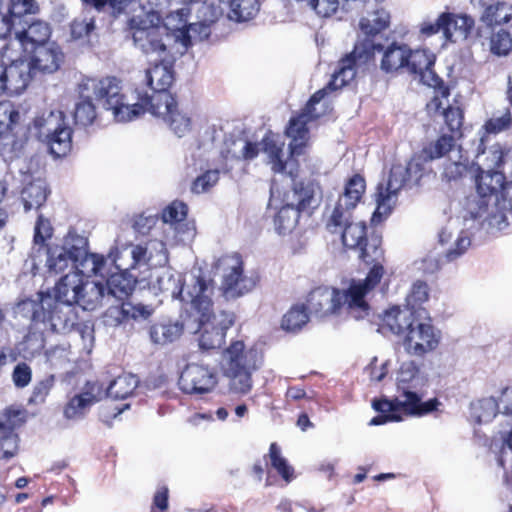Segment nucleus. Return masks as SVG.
<instances>
[{
  "label": "nucleus",
  "instance_id": "55",
  "mask_svg": "<svg viewBox=\"0 0 512 512\" xmlns=\"http://www.w3.org/2000/svg\"><path fill=\"white\" fill-rule=\"evenodd\" d=\"M95 30V19L75 18L70 23V35L73 40L86 41Z\"/></svg>",
  "mask_w": 512,
  "mask_h": 512
},
{
  "label": "nucleus",
  "instance_id": "11",
  "mask_svg": "<svg viewBox=\"0 0 512 512\" xmlns=\"http://www.w3.org/2000/svg\"><path fill=\"white\" fill-rule=\"evenodd\" d=\"M14 38L11 36L0 37V53L2 57L12 59L17 54H24L35 50L36 47L50 42L52 33L49 23L43 20L27 21L13 29Z\"/></svg>",
  "mask_w": 512,
  "mask_h": 512
},
{
  "label": "nucleus",
  "instance_id": "34",
  "mask_svg": "<svg viewBox=\"0 0 512 512\" xmlns=\"http://www.w3.org/2000/svg\"><path fill=\"white\" fill-rule=\"evenodd\" d=\"M136 284L137 279L129 272L114 273L106 281L107 293L118 300H125L132 294Z\"/></svg>",
  "mask_w": 512,
  "mask_h": 512
},
{
  "label": "nucleus",
  "instance_id": "18",
  "mask_svg": "<svg viewBox=\"0 0 512 512\" xmlns=\"http://www.w3.org/2000/svg\"><path fill=\"white\" fill-rule=\"evenodd\" d=\"M365 191L366 180L363 175L355 173L349 177L345 182L343 192L330 212V224L339 226L342 220L349 217L361 202Z\"/></svg>",
  "mask_w": 512,
  "mask_h": 512
},
{
  "label": "nucleus",
  "instance_id": "44",
  "mask_svg": "<svg viewBox=\"0 0 512 512\" xmlns=\"http://www.w3.org/2000/svg\"><path fill=\"white\" fill-rule=\"evenodd\" d=\"M441 14H448L451 18L448 25V33H444L446 40L451 41L456 34L466 39L472 33L475 21L471 16L451 12H442Z\"/></svg>",
  "mask_w": 512,
  "mask_h": 512
},
{
  "label": "nucleus",
  "instance_id": "62",
  "mask_svg": "<svg viewBox=\"0 0 512 512\" xmlns=\"http://www.w3.org/2000/svg\"><path fill=\"white\" fill-rule=\"evenodd\" d=\"M288 157L287 159H282L281 164L283 165L282 170H277V168H274L272 171L275 174H283L291 178L293 182L298 181V177L300 175V163L298 158L302 154H291V150H288Z\"/></svg>",
  "mask_w": 512,
  "mask_h": 512
},
{
  "label": "nucleus",
  "instance_id": "21",
  "mask_svg": "<svg viewBox=\"0 0 512 512\" xmlns=\"http://www.w3.org/2000/svg\"><path fill=\"white\" fill-rule=\"evenodd\" d=\"M190 9L183 7L168 13L163 19L164 28L170 32L176 42L181 43L186 49L192 45L190 30L203 33L204 37H208L210 33L209 26L205 23H188Z\"/></svg>",
  "mask_w": 512,
  "mask_h": 512
},
{
  "label": "nucleus",
  "instance_id": "40",
  "mask_svg": "<svg viewBox=\"0 0 512 512\" xmlns=\"http://www.w3.org/2000/svg\"><path fill=\"white\" fill-rule=\"evenodd\" d=\"M226 370L244 369L254 367L248 359V352L242 340H235L224 350Z\"/></svg>",
  "mask_w": 512,
  "mask_h": 512
},
{
  "label": "nucleus",
  "instance_id": "8",
  "mask_svg": "<svg viewBox=\"0 0 512 512\" xmlns=\"http://www.w3.org/2000/svg\"><path fill=\"white\" fill-rule=\"evenodd\" d=\"M72 271L62 276L54 287L55 299L49 295L39 294L37 300L45 301V306H50L54 315H59L64 321V327H77L79 325L78 315L74 305L79 299L80 292L83 290L84 271Z\"/></svg>",
  "mask_w": 512,
  "mask_h": 512
},
{
  "label": "nucleus",
  "instance_id": "45",
  "mask_svg": "<svg viewBox=\"0 0 512 512\" xmlns=\"http://www.w3.org/2000/svg\"><path fill=\"white\" fill-rule=\"evenodd\" d=\"M264 460L266 462L269 460L271 468L286 482L293 479L294 469L289 465L287 459L282 456L281 448L276 442L270 444L268 454L264 455Z\"/></svg>",
  "mask_w": 512,
  "mask_h": 512
},
{
  "label": "nucleus",
  "instance_id": "39",
  "mask_svg": "<svg viewBox=\"0 0 512 512\" xmlns=\"http://www.w3.org/2000/svg\"><path fill=\"white\" fill-rule=\"evenodd\" d=\"M136 376L122 373L112 380L106 388V396L115 400H123L131 396L138 386Z\"/></svg>",
  "mask_w": 512,
  "mask_h": 512
},
{
  "label": "nucleus",
  "instance_id": "37",
  "mask_svg": "<svg viewBox=\"0 0 512 512\" xmlns=\"http://www.w3.org/2000/svg\"><path fill=\"white\" fill-rule=\"evenodd\" d=\"M390 25V14L384 9L375 10L369 17L362 18L359 26L361 31L366 35V40H370L382 31L386 30Z\"/></svg>",
  "mask_w": 512,
  "mask_h": 512
},
{
  "label": "nucleus",
  "instance_id": "10",
  "mask_svg": "<svg viewBox=\"0 0 512 512\" xmlns=\"http://www.w3.org/2000/svg\"><path fill=\"white\" fill-rule=\"evenodd\" d=\"M384 273L383 265H375L370 268L365 279H352L347 289L340 290L336 288V304L334 307L339 310L345 307L348 314L356 320L367 317L370 305L366 296L381 282Z\"/></svg>",
  "mask_w": 512,
  "mask_h": 512
},
{
  "label": "nucleus",
  "instance_id": "42",
  "mask_svg": "<svg viewBox=\"0 0 512 512\" xmlns=\"http://www.w3.org/2000/svg\"><path fill=\"white\" fill-rule=\"evenodd\" d=\"M230 7L229 18L238 22L254 18L259 11L257 0H219Z\"/></svg>",
  "mask_w": 512,
  "mask_h": 512
},
{
  "label": "nucleus",
  "instance_id": "38",
  "mask_svg": "<svg viewBox=\"0 0 512 512\" xmlns=\"http://www.w3.org/2000/svg\"><path fill=\"white\" fill-rule=\"evenodd\" d=\"M105 290L106 288L101 282H83V290L75 305L80 306L83 310L94 311L101 306Z\"/></svg>",
  "mask_w": 512,
  "mask_h": 512
},
{
  "label": "nucleus",
  "instance_id": "63",
  "mask_svg": "<svg viewBox=\"0 0 512 512\" xmlns=\"http://www.w3.org/2000/svg\"><path fill=\"white\" fill-rule=\"evenodd\" d=\"M218 180V170H207L193 181L191 190L197 194L204 193L213 187Z\"/></svg>",
  "mask_w": 512,
  "mask_h": 512
},
{
  "label": "nucleus",
  "instance_id": "25",
  "mask_svg": "<svg viewBox=\"0 0 512 512\" xmlns=\"http://www.w3.org/2000/svg\"><path fill=\"white\" fill-rule=\"evenodd\" d=\"M415 321L416 317L413 311L393 306L384 311L378 331L384 335L393 334L403 339Z\"/></svg>",
  "mask_w": 512,
  "mask_h": 512
},
{
  "label": "nucleus",
  "instance_id": "35",
  "mask_svg": "<svg viewBox=\"0 0 512 512\" xmlns=\"http://www.w3.org/2000/svg\"><path fill=\"white\" fill-rule=\"evenodd\" d=\"M476 37L479 40H488V47L492 54L505 56L512 49V38L508 31L500 29L498 32H488V30L479 27L476 31Z\"/></svg>",
  "mask_w": 512,
  "mask_h": 512
},
{
  "label": "nucleus",
  "instance_id": "28",
  "mask_svg": "<svg viewBox=\"0 0 512 512\" xmlns=\"http://www.w3.org/2000/svg\"><path fill=\"white\" fill-rule=\"evenodd\" d=\"M311 121L302 118V116H292L285 129V135L291 139L288 144V150L291 154H305L309 146L310 131L308 124Z\"/></svg>",
  "mask_w": 512,
  "mask_h": 512
},
{
  "label": "nucleus",
  "instance_id": "9",
  "mask_svg": "<svg viewBox=\"0 0 512 512\" xmlns=\"http://www.w3.org/2000/svg\"><path fill=\"white\" fill-rule=\"evenodd\" d=\"M408 63L406 72L419 76L424 84L433 88L434 96L426 104L425 109L429 115H435L442 108V99H447L451 92L444 80L434 71L435 56L427 49L408 48Z\"/></svg>",
  "mask_w": 512,
  "mask_h": 512
},
{
  "label": "nucleus",
  "instance_id": "53",
  "mask_svg": "<svg viewBox=\"0 0 512 512\" xmlns=\"http://www.w3.org/2000/svg\"><path fill=\"white\" fill-rule=\"evenodd\" d=\"M20 120V113L9 101H0V136L11 132Z\"/></svg>",
  "mask_w": 512,
  "mask_h": 512
},
{
  "label": "nucleus",
  "instance_id": "22",
  "mask_svg": "<svg viewBox=\"0 0 512 512\" xmlns=\"http://www.w3.org/2000/svg\"><path fill=\"white\" fill-rule=\"evenodd\" d=\"M217 374L207 365L189 363L179 377V386L188 394L210 392L217 384Z\"/></svg>",
  "mask_w": 512,
  "mask_h": 512
},
{
  "label": "nucleus",
  "instance_id": "6",
  "mask_svg": "<svg viewBox=\"0 0 512 512\" xmlns=\"http://www.w3.org/2000/svg\"><path fill=\"white\" fill-rule=\"evenodd\" d=\"M440 404L437 398L423 402L417 392L404 389L398 397L393 399H388L386 396L373 399L372 407L378 415L370 420L369 425L379 426L388 422H399L403 420V416H424L436 411Z\"/></svg>",
  "mask_w": 512,
  "mask_h": 512
},
{
  "label": "nucleus",
  "instance_id": "4",
  "mask_svg": "<svg viewBox=\"0 0 512 512\" xmlns=\"http://www.w3.org/2000/svg\"><path fill=\"white\" fill-rule=\"evenodd\" d=\"M81 92L86 97H93L102 103L106 110H111L116 120L127 122L144 115L143 105L139 100L133 104L124 102L121 80L115 76L88 77L80 81Z\"/></svg>",
  "mask_w": 512,
  "mask_h": 512
},
{
  "label": "nucleus",
  "instance_id": "33",
  "mask_svg": "<svg viewBox=\"0 0 512 512\" xmlns=\"http://www.w3.org/2000/svg\"><path fill=\"white\" fill-rule=\"evenodd\" d=\"M356 251L358 252L359 259L366 265H382L381 261L384 259V250L382 248L381 235L373 231L365 238Z\"/></svg>",
  "mask_w": 512,
  "mask_h": 512
},
{
  "label": "nucleus",
  "instance_id": "36",
  "mask_svg": "<svg viewBox=\"0 0 512 512\" xmlns=\"http://www.w3.org/2000/svg\"><path fill=\"white\" fill-rule=\"evenodd\" d=\"M302 215L304 214L301 211L285 201V204L281 206L274 216L273 222L276 232L280 235L291 233L297 227Z\"/></svg>",
  "mask_w": 512,
  "mask_h": 512
},
{
  "label": "nucleus",
  "instance_id": "12",
  "mask_svg": "<svg viewBox=\"0 0 512 512\" xmlns=\"http://www.w3.org/2000/svg\"><path fill=\"white\" fill-rule=\"evenodd\" d=\"M444 128L449 133H442L436 140L425 144L419 151L431 162L446 157L456 146V141L463 135L464 111L461 107L448 105L441 108Z\"/></svg>",
  "mask_w": 512,
  "mask_h": 512
},
{
  "label": "nucleus",
  "instance_id": "47",
  "mask_svg": "<svg viewBox=\"0 0 512 512\" xmlns=\"http://www.w3.org/2000/svg\"><path fill=\"white\" fill-rule=\"evenodd\" d=\"M471 416L478 424L490 422L500 412L497 399L487 397L479 399L471 404Z\"/></svg>",
  "mask_w": 512,
  "mask_h": 512
},
{
  "label": "nucleus",
  "instance_id": "26",
  "mask_svg": "<svg viewBox=\"0 0 512 512\" xmlns=\"http://www.w3.org/2000/svg\"><path fill=\"white\" fill-rule=\"evenodd\" d=\"M38 11L39 6L35 0H10L8 13L0 16V37L11 36L14 28L27 24V15Z\"/></svg>",
  "mask_w": 512,
  "mask_h": 512
},
{
  "label": "nucleus",
  "instance_id": "50",
  "mask_svg": "<svg viewBox=\"0 0 512 512\" xmlns=\"http://www.w3.org/2000/svg\"><path fill=\"white\" fill-rule=\"evenodd\" d=\"M181 335V328L177 324L155 323L149 328L151 341L157 345L174 342Z\"/></svg>",
  "mask_w": 512,
  "mask_h": 512
},
{
  "label": "nucleus",
  "instance_id": "7",
  "mask_svg": "<svg viewBox=\"0 0 512 512\" xmlns=\"http://www.w3.org/2000/svg\"><path fill=\"white\" fill-rule=\"evenodd\" d=\"M75 241L76 243L72 244L69 249L63 246L48 247L47 266L49 271L58 274L71 264L76 270L82 268L94 275L101 274L106 264L104 256L89 253L86 238L76 236Z\"/></svg>",
  "mask_w": 512,
  "mask_h": 512
},
{
  "label": "nucleus",
  "instance_id": "59",
  "mask_svg": "<svg viewBox=\"0 0 512 512\" xmlns=\"http://www.w3.org/2000/svg\"><path fill=\"white\" fill-rule=\"evenodd\" d=\"M328 94V90L323 87L322 89L317 90L313 93L305 106L301 109V111L297 114L298 116H302V118L307 119L309 121L317 120L320 117V114L317 113L315 106L322 99H324Z\"/></svg>",
  "mask_w": 512,
  "mask_h": 512
},
{
  "label": "nucleus",
  "instance_id": "60",
  "mask_svg": "<svg viewBox=\"0 0 512 512\" xmlns=\"http://www.w3.org/2000/svg\"><path fill=\"white\" fill-rule=\"evenodd\" d=\"M429 286L425 281L416 280L407 296V302L413 308L421 306L429 299Z\"/></svg>",
  "mask_w": 512,
  "mask_h": 512
},
{
  "label": "nucleus",
  "instance_id": "19",
  "mask_svg": "<svg viewBox=\"0 0 512 512\" xmlns=\"http://www.w3.org/2000/svg\"><path fill=\"white\" fill-rule=\"evenodd\" d=\"M440 343V332L428 322L415 321L402 339L404 350L409 355L424 357L437 349Z\"/></svg>",
  "mask_w": 512,
  "mask_h": 512
},
{
  "label": "nucleus",
  "instance_id": "15",
  "mask_svg": "<svg viewBox=\"0 0 512 512\" xmlns=\"http://www.w3.org/2000/svg\"><path fill=\"white\" fill-rule=\"evenodd\" d=\"M382 44L372 43L370 40L355 45L353 51L339 61L338 69L325 88L332 93L349 84L356 76L357 64H367L374 59L375 51H381Z\"/></svg>",
  "mask_w": 512,
  "mask_h": 512
},
{
  "label": "nucleus",
  "instance_id": "30",
  "mask_svg": "<svg viewBox=\"0 0 512 512\" xmlns=\"http://www.w3.org/2000/svg\"><path fill=\"white\" fill-rule=\"evenodd\" d=\"M309 309L322 315L336 314L339 309L336 304V288L316 287L310 291L307 297Z\"/></svg>",
  "mask_w": 512,
  "mask_h": 512
},
{
  "label": "nucleus",
  "instance_id": "16",
  "mask_svg": "<svg viewBox=\"0 0 512 512\" xmlns=\"http://www.w3.org/2000/svg\"><path fill=\"white\" fill-rule=\"evenodd\" d=\"M149 101L150 108L147 112L162 118L175 135L184 137L192 131V117L179 107L175 95L160 94Z\"/></svg>",
  "mask_w": 512,
  "mask_h": 512
},
{
  "label": "nucleus",
  "instance_id": "2",
  "mask_svg": "<svg viewBox=\"0 0 512 512\" xmlns=\"http://www.w3.org/2000/svg\"><path fill=\"white\" fill-rule=\"evenodd\" d=\"M214 290L215 281L199 272L197 275H192L186 291L190 304V316L194 317L200 331L199 347L206 351L221 348L225 343L227 330L235 322L232 313H224V319L219 325L211 323V320L215 317L212 300Z\"/></svg>",
  "mask_w": 512,
  "mask_h": 512
},
{
  "label": "nucleus",
  "instance_id": "52",
  "mask_svg": "<svg viewBox=\"0 0 512 512\" xmlns=\"http://www.w3.org/2000/svg\"><path fill=\"white\" fill-rule=\"evenodd\" d=\"M85 8L94 9L97 12H103L106 6H109L111 16L119 17L125 12L132 0H80Z\"/></svg>",
  "mask_w": 512,
  "mask_h": 512
},
{
  "label": "nucleus",
  "instance_id": "5",
  "mask_svg": "<svg viewBox=\"0 0 512 512\" xmlns=\"http://www.w3.org/2000/svg\"><path fill=\"white\" fill-rule=\"evenodd\" d=\"M15 313L17 316L29 321L27 333L23 337L25 350L31 353L40 352L45 348L46 333L58 330L70 331L73 327H64V321L60 316L54 315L50 306H45V301L24 299L17 303Z\"/></svg>",
  "mask_w": 512,
  "mask_h": 512
},
{
  "label": "nucleus",
  "instance_id": "41",
  "mask_svg": "<svg viewBox=\"0 0 512 512\" xmlns=\"http://www.w3.org/2000/svg\"><path fill=\"white\" fill-rule=\"evenodd\" d=\"M79 101L76 103L73 113L75 124L89 126L93 124L97 117L96 106L93 103V97H86L81 92V84L77 85Z\"/></svg>",
  "mask_w": 512,
  "mask_h": 512
},
{
  "label": "nucleus",
  "instance_id": "61",
  "mask_svg": "<svg viewBox=\"0 0 512 512\" xmlns=\"http://www.w3.org/2000/svg\"><path fill=\"white\" fill-rule=\"evenodd\" d=\"M55 380V376L51 374L38 381L33 387L30 402L35 404L43 403L54 387Z\"/></svg>",
  "mask_w": 512,
  "mask_h": 512
},
{
  "label": "nucleus",
  "instance_id": "54",
  "mask_svg": "<svg viewBox=\"0 0 512 512\" xmlns=\"http://www.w3.org/2000/svg\"><path fill=\"white\" fill-rule=\"evenodd\" d=\"M92 404L84 395L76 394L65 404L63 413L68 420H78L86 414Z\"/></svg>",
  "mask_w": 512,
  "mask_h": 512
},
{
  "label": "nucleus",
  "instance_id": "32",
  "mask_svg": "<svg viewBox=\"0 0 512 512\" xmlns=\"http://www.w3.org/2000/svg\"><path fill=\"white\" fill-rule=\"evenodd\" d=\"M512 20V5L507 2H496L487 5L481 13L480 22L483 29L493 31L496 26L509 23Z\"/></svg>",
  "mask_w": 512,
  "mask_h": 512
},
{
  "label": "nucleus",
  "instance_id": "3",
  "mask_svg": "<svg viewBox=\"0 0 512 512\" xmlns=\"http://www.w3.org/2000/svg\"><path fill=\"white\" fill-rule=\"evenodd\" d=\"M432 173L431 161L423 156L420 151L415 152L406 165L393 164L387 181L379 183L377 186L375 193L377 209L373 216L380 214L381 209L384 212L390 211V202L393 197H396L404 188L420 186L424 178L429 177Z\"/></svg>",
  "mask_w": 512,
  "mask_h": 512
},
{
  "label": "nucleus",
  "instance_id": "64",
  "mask_svg": "<svg viewBox=\"0 0 512 512\" xmlns=\"http://www.w3.org/2000/svg\"><path fill=\"white\" fill-rule=\"evenodd\" d=\"M511 125L512 115L509 109H506L503 115L488 119L484 124V129L486 134H497L510 128Z\"/></svg>",
  "mask_w": 512,
  "mask_h": 512
},
{
  "label": "nucleus",
  "instance_id": "13",
  "mask_svg": "<svg viewBox=\"0 0 512 512\" xmlns=\"http://www.w3.org/2000/svg\"><path fill=\"white\" fill-rule=\"evenodd\" d=\"M217 266L223 269L220 289L227 299L239 298L251 292L258 284L259 277L244 275V262L239 253L220 257Z\"/></svg>",
  "mask_w": 512,
  "mask_h": 512
},
{
  "label": "nucleus",
  "instance_id": "49",
  "mask_svg": "<svg viewBox=\"0 0 512 512\" xmlns=\"http://www.w3.org/2000/svg\"><path fill=\"white\" fill-rule=\"evenodd\" d=\"M48 190L42 183H30L22 191V200L26 211L39 209L48 197Z\"/></svg>",
  "mask_w": 512,
  "mask_h": 512
},
{
  "label": "nucleus",
  "instance_id": "27",
  "mask_svg": "<svg viewBox=\"0 0 512 512\" xmlns=\"http://www.w3.org/2000/svg\"><path fill=\"white\" fill-rule=\"evenodd\" d=\"M341 222L339 226L331 225L329 214L325 220V227L332 234H341L344 248L356 251L368 236L367 225L364 222H353L352 214Z\"/></svg>",
  "mask_w": 512,
  "mask_h": 512
},
{
  "label": "nucleus",
  "instance_id": "24",
  "mask_svg": "<svg viewBox=\"0 0 512 512\" xmlns=\"http://www.w3.org/2000/svg\"><path fill=\"white\" fill-rule=\"evenodd\" d=\"M17 56L7 59L11 63L6 68L4 94L8 96L21 94L32 79V70L29 64L23 59L21 53H18Z\"/></svg>",
  "mask_w": 512,
  "mask_h": 512
},
{
  "label": "nucleus",
  "instance_id": "23",
  "mask_svg": "<svg viewBox=\"0 0 512 512\" xmlns=\"http://www.w3.org/2000/svg\"><path fill=\"white\" fill-rule=\"evenodd\" d=\"M24 58L29 57L28 63L31 70H38L44 73H53L60 68L64 60V54L61 47L54 41L35 48L22 54Z\"/></svg>",
  "mask_w": 512,
  "mask_h": 512
},
{
  "label": "nucleus",
  "instance_id": "57",
  "mask_svg": "<svg viewBox=\"0 0 512 512\" xmlns=\"http://www.w3.org/2000/svg\"><path fill=\"white\" fill-rule=\"evenodd\" d=\"M26 422L25 410L6 408L0 416V425L9 431H14Z\"/></svg>",
  "mask_w": 512,
  "mask_h": 512
},
{
  "label": "nucleus",
  "instance_id": "58",
  "mask_svg": "<svg viewBox=\"0 0 512 512\" xmlns=\"http://www.w3.org/2000/svg\"><path fill=\"white\" fill-rule=\"evenodd\" d=\"M450 19V15L440 14L435 22L424 21L420 24V34L427 38L439 32L448 33Z\"/></svg>",
  "mask_w": 512,
  "mask_h": 512
},
{
  "label": "nucleus",
  "instance_id": "1",
  "mask_svg": "<svg viewBox=\"0 0 512 512\" xmlns=\"http://www.w3.org/2000/svg\"><path fill=\"white\" fill-rule=\"evenodd\" d=\"M135 19H131L132 38L134 44L145 54L151 62L145 71L147 85L153 90L152 95L140 94L138 99L143 105L144 114L150 108V99L160 94H172L169 89L175 81V57L163 40L160 26L135 25Z\"/></svg>",
  "mask_w": 512,
  "mask_h": 512
},
{
  "label": "nucleus",
  "instance_id": "46",
  "mask_svg": "<svg viewBox=\"0 0 512 512\" xmlns=\"http://www.w3.org/2000/svg\"><path fill=\"white\" fill-rule=\"evenodd\" d=\"M255 367L225 370L226 376L229 378L230 390L239 395L248 394L253 387L252 371Z\"/></svg>",
  "mask_w": 512,
  "mask_h": 512
},
{
  "label": "nucleus",
  "instance_id": "51",
  "mask_svg": "<svg viewBox=\"0 0 512 512\" xmlns=\"http://www.w3.org/2000/svg\"><path fill=\"white\" fill-rule=\"evenodd\" d=\"M19 435L0 425V460H10L19 451Z\"/></svg>",
  "mask_w": 512,
  "mask_h": 512
},
{
  "label": "nucleus",
  "instance_id": "56",
  "mask_svg": "<svg viewBox=\"0 0 512 512\" xmlns=\"http://www.w3.org/2000/svg\"><path fill=\"white\" fill-rule=\"evenodd\" d=\"M188 207L180 201H173L163 209L161 218L164 223L171 225L178 224L186 219Z\"/></svg>",
  "mask_w": 512,
  "mask_h": 512
},
{
  "label": "nucleus",
  "instance_id": "14",
  "mask_svg": "<svg viewBox=\"0 0 512 512\" xmlns=\"http://www.w3.org/2000/svg\"><path fill=\"white\" fill-rule=\"evenodd\" d=\"M504 180L505 175L501 171H484L479 168L475 176L476 195L467 197L465 204L471 219L480 218L487 213L491 201H496Z\"/></svg>",
  "mask_w": 512,
  "mask_h": 512
},
{
  "label": "nucleus",
  "instance_id": "31",
  "mask_svg": "<svg viewBox=\"0 0 512 512\" xmlns=\"http://www.w3.org/2000/svg\"><path fill=\"white\" fill-rule=\"evenodd\" d=\"M486 135L481 136L476 155H486L484 164L488 170L500 171L505 164V159L511 153V147L507 144L495 143L486 151Z\"/></svg>",
  "mask_w": 512,
  "mask_h": 512
},
{
  "label": "nucleus",
  "instance_id": "17",
  "mask_svg": "<svg viewBox=\"0 0 512 512\" xmlns=\"http://www.w3.org/2000/svg\"><path fill=\"white\" fill-rule=\"evenodd\" d=\"M33 123L39 137L46 135L50 153L54 157H64L71 151L72 129L64 123L62 112L57 117L52 112L48 118L36 117Z\"/></svg>",
  "mask_w": 512,
  "mask_h": 512
},
{
  "label": "nucleus",
  "instance_id": "29",
  "mask_svg": "<svg viewBox=\"0 0 512 512\" xmlns=\"http://www.w3.org/2000/svg\"><path fill=\"white\" fill-rule=\"evenodd\" d=\"M408 48L406 44L392 42L380 52H383L380 68L386 74H399L406 72L408 63Z\"/></svg>",
  "mask_w": 512,
  "mask_h": 512
},
{
  "label": "nucleus",
  "instance_id": "20",
  "mask_svg": "<svg viewBox=\"0 0 512 512\" xmlns=\"http://www.w3.org/2000/svg\"><path fill=\"white\" fill-rule=\"evenodd\" d=\"M322 187L314 179H300L292 183L285 194V201L296 207L305 216L311 217L320 206Z\"/></svg>",
  "mask_w": 512,
  "mask_h": 512
},
{
  "label": "nucleus",
  "instance_id": "43",
  "mask_svg": "<svg viewBox=\"0 0 512 512\" xmlns=\"http://www.w3.org/2000/svg\"><path fill=\"white\" fill-rule=\"evenodd\" d=\"M308 307L304 304L293 305L282 317L281 328L287 332H298L309 322Z\"/></svg>",
  "mask_w": 512,
  "mask_h": 512
},
{
  "label": "nucleus",
  "instance_id": "48",
  "mask_svg": "<svg viewBox=\"0 0 512 512\" xmlns=\"http://www.w3.org/2000/svg\"><path fill=\"white\" fill-rule=\"evenodd\" d=\"M261 145L262 151L268 157V163L271 166V170L273 171L274 168L282 170L283 165L281 164V160L283 159L284 143L279 142L273 133L268 132L262 138Z\"/></svg>",
  "mask_w": 512,
  "mask_h": 512
}]
</instances>
